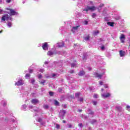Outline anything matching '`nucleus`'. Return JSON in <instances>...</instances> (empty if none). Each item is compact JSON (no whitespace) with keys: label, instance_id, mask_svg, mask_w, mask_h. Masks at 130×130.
<instances>
[{"label":"nucleus","instance_id":"f257e3e1","mask_svg":"<svg viewBox=\"0 0 130 130\" xmlns=\"http://www.w3.org/2000/svg\"><path fill=\"white\" fill-rule=\"evenodd\" d=\"M6 10H8L6 11V13L9 14L10 16H16V15H18V12L13 9L7 8Z\"/></svg>","mask_w":130,"mask_h":130},{"label":"nucleus","instance_id":"f03ea898","mask_svg":"<svg viewBox=\"0 0 130 130\" xmlns=\"http://www.w3.org/2000/svg\"><path fill=\"white\" fill-rule=\"evenodd\" d=\"M12 17H9V15L5 14L2 17L1 22H5L6 20L7 21H12Z\"/></svg>","mask_w":130,"mask_h":130},{"label":"nucleus","instance_id":"7ed1b4c3","mask_svg":"<svg viewBox=\"0 0 130 130\" xmlns=\"http://www.w3.org/2000/svg\"><path fill=\"white\" fill-rule=\"evenodd\" d=\"M96 10V7L94 6H87V8L83 9V11L88 12V11H95Z\"/></svg>","mask_w":130,"mask_h":130},{"label":"nucleus","instance_id":"20e7f679","mask_svg":"<svg viewBox=\"0 0 130 130\" xmlns=\"http://www.w3.org/2000/svg\"><path fill=\"white\" fill-rule=\"evenodd\" d=\"M15 85H16V86H22V85H24V81H23L22 79H20L18 82L15 83Z\"/></svg>","mask_w":130,"mask_h":130},{"label":"nucleus","instance_id":"39448f33","mask_svg":"<svg viewBox=\"0 0 130 130\" xmlns=\"http://www.w3.org/2000/svg\"><path fill=\"white\" fill-rule=\"evenodd\" d=\"M120 40L121 43H124V41H125V36L123 34H121L120 36Z\"/></svg>","mask_w":130,"mask_h":130},{"label":"nucleus","instance_id":"423d86ee","mask_svg":"<svg viewBox=\"0 0 130 130\" xmlns=\"http://www.w3.org/2000/svg\"><path fill=\"white\" fill-rule=\"evenodd\" d=\"M101 95L102 98H104V99H105V98H108V97H110V93H102Z\"/></svg>","mask_w":130,"mask_h":130},{"label":"nucleus","instance_id":"0eeeda50","mask_svg":"<svg viewBox=\"0 0 130 130\" xmlns=\"http://www.w3.org/2000/svg\"><path fill=\"white\" fill-rule=\"evenodd\" d=\"M30 102L32 103V104H34V105H36V104H38V103H39V101H38L37 99H35L30 101Z\"/></svg>","mask_w":130,"mask_h":130},{"label":"nucleus","instance_id":"6e6552de","mask_svg":"<svg viewBox=\"0 0 130 130\" xmlns=\"http://www.w3.org/2000/svg\"><path fill=\"white\" fill-rule=\"evenodd\" d=\"M42 48L44 50H47L48 49V44L47 43H44L43 44Z\"/></svg>","mask_w":130,"mask_h":130},{"label":"nucleus","instance_id":"1a4fd4ad","mask_svg":"<svg viewBox=\"0 0 130 130\" xmlns=\"http://www.w3.org/2000/svg\"><path fill=\"white\" fill-rule=\"evenodd\" d=\"M66 111L63 110H61L60 111L59 115H60V116H61L62 119L63 118V116H64V114H66Z\"/></svg>","mask_w":130,"mask_h":130},{"label":"nucleus","instance_id":"9d476101","mask_svg":"<svg viewBox=\"0 0 130 130\" xmlns=\"http://www.w3.org/2000/svg\"><path fill=\"white\" fill-rule=\"evenodd\" d=\"M119 55L121 57H123V56H125V52L124 51L120 50L119 51Z\"/></svg>","mask_w":130,"mask_h":130},{"label":"nucleus","instance_id":"9b49d317","mask_svg":"<svg viewBox=\"0 0 130 130\" xmlns=\"http://www.w3.org/2000/svg\"><path fill=\"white\" fill-rule=\"evenodd\" d=\"M79 27H80V26H77L73 27L72 29V31H73V32L76 33V31H77L78 30V29H79Z\"/></svg>","mask_w":130,"mask_h":130},{"label":"nucleus","instance_id":"f8f14e48","mask_svg":"<svg viewBox=\"0 0 130 130\" xmlns=\"http://www.w3.org/2000/svg\"><path fill=\"white\" fill-rule=\"evenodd\" d=\"M63 45H64V43L63 42L61 43H58L57 44V46L58 47H63Z\"/></svg>","mask_w":130,"mask_h":130},{"label":"nucleus","instance_id":"ddd939ff","mask_svg":"<svg viewBox=\"0 0 130 130\" xmlns=\"http://www.w3.org/2000/svg\"><path fill=\"white\" fill-rule=\"evenodd\" d=\"M94 75L95 76V77H96L97 78H99V79H101L102 77V75L101 74H99L97 73H94Z\"/></svg>","mask_w":130,"mask_h":130},{"label":"nucleus","instance_id":"4468645a","mask_svg":"<svg viewBox=\"0 0 130 130\" xmlns=\"http://www.w3.org/2000/svg\"><path fill=\"white\" fill-rule=\"evenodd\" d=\"M114 24V23L113 22H107V25H108L109 26H111V27H113Z\"/></svg>","mask_w":130,"mask_h":130},{"label":"nucleus","instance_id":"2eb2a0df","mask_svg":"<svg viewBox=\"0 0 130 130\" xmlns=\"http://www.w3.org/2000/svg\"><path fill=\"white\" fill-rule=\"evenodd\" d=\"M54 103L56 105V106H59V103L56 100L54 101Z\"/></svg>","mask_w":130,"mask_h":130},{"label":"nucleus","instance_id":"dca6fc26","mask_svg":"<svg viewBox=\"0 0 130 130\" xmlns=\"http://www.w3.org/2000/svg\"><path fill=\"white\" fill-rule=\"evenodd\" d=\"M26 107H27V106L26 105H23L21 107V109L22 110H26Z\"/></svg>","mask_w":130,"mask_h":130},{"label":"nucleus","instance_id":"f3484780","mask_svg":"<svg viewBox=\"0 0 130 130\" xmlns=\"http://www.w3.org/2000/svg\"><path fill=\"white\" fill-rule=\"evenodd\" d=\"M85 75V72L84 71H80L79 73V76H84Z\"/></svg>","mask_w":130,"mask_h":130},{"label":"nucleus","instance_id":"a211bd4d","mask_svg":"<svg viewBox=\"0 0 130 130\" xmlns=\"http://www.w3.org/2000/svg\"><path fill=\"white\" fill-rule=\"evenodd\" d=\"M47 54H48V55L51 56V55H53V52H52L51 51H49V52H48Z\"/></svg>","mask_w":130,"mask_h":130},{"label":"nucleus","instance_id":"6ab92c4d","mask_svg":"<svg viewBox=\"0 0 130 130\" xmlns=\"http://www.w3.org/2000/svg\"><path fill=\"white\" fill-rule=\"evenodd\" d=\"M43 107L44 109H48V105H44Z\"/></svg>","mask_w":130,"mask_h":130},{"label":"nucleus","instance_id":"aec40b11","mask_svg":"<svg viewBox=\"0 0 130 130\" xmlns=\"http://www.w3.org/2000/svg\"><path fill=\"white\" fill-rule=\"evenodd\" d=\"M77 64L75 63H72L71 64V67L73 68H77Z\"/></svg>","mask_w":130,"mask_h":130},{"label":"nucleus","instance_id":"412c9836","mask_svg":"<svg viewBox=\"0 0 130 130\" xmlns=\"http://www.w3.org/2000/svg\"><path fill=\"white\" fill-rule=\"evenodd\" d=\"M78 101H79L80 102H83V101H84V99H83V98H80L78 99Z\"/></svg>","mask_w":130,"mask_h":130},{"label":"nucleus","instance_id":"4be33fe9","mask_svg":"<svg viewBox=\"0 0 130 130\" xmlns=\"http://www.w3.org/2000/svg\"><path fill=\"white\" fill-rule=\"evenodd\" d=\"M116 110H120V109H121V107H119V106H117L115 108Z\"/></svg>","mask_w":130,"mask_h":130},{"label":"nucleus","instance_id":"5701e85b","mask_svg":"<svg viewBox=\"0 0 130 130\" xmlns=\"http://www.w3.org/2000/svg\"><path fill=\"white\" fill-rule=\"evenodd\" d=\"M99 33V31L96 30L95 31H93V35H97Z\"/></svg>","mask_w":130,"mask_h":130},{"label":"nucleus","instance_id":"b1692460","mask_svg":"<svg viewBox=\"0 0 130 130\" xmlns=\"http://www.w3.org/2000/svg\"><path fill=\"white\" fill-rule=\"evenodd\" d=\"M29 77H30V74H27L25 75V79H28Z\"/></svg>","mask_w":130,"mask_h":130},{"label":"nucleus","instance_id":"393cba45","mask_svg":"<svg viewBox=\"0 0 130 130\" xmlns=\"http://www.w3.org/2000/svg\"><path fill=\"white\" fill-rule=\"evenodd\" d=\"M7 26H8V27L9 28H11V27H12V23L11 22H9L8 24H7Z\"/></svg>","mask_w":130,"mask_h":130},{"label":"nucleus","instance_id":"a878e982","mask_svg":"<svg viewBox=\"0 0 130 130\" xmlns=\"http://www.w3.org/2000/svg\"><path fill=\"white\" fill-rule=\"evenodd\" d=\"M83 24L84 25H88V21L87 20H85L83 22Z\"/></svg>","mask_w":130,"mask_h":130},{"label":"nucleus","instance_id":"bb28decb","mask_svg":"<svg viewBox=\"0 0 130 130\" xmlns=\"http://www.w3.org/2000/svg\"><path fill=\"white\" fill-rule=\"evenodd\" d=\"M85 40H86V41H87V40H89V39H90V37L87 36L86 38H84Z\"/></svg>","mask_w":130,"mask_h":130},{"label":"nucleus","instance_id":"cd10ccee","mask_svg":"<svg viewBox=\"0 0 130 130\" xmlns=\"http://www.w3.org/2000/svg\"><path fill=\"white\" fill-rule=\"evenodd\" d=\"M40 84H41L42 85H43V84H44V83H45V80H43L42 81H40Z\"/></svg>","mask_w":130,"mask_h":130},{"label":"nucleus","instance_id":"c85d7f7f","mask_svg":"<svg viewBox=\"0 0 130 130\" xmlns=\"http://www.w3.org/2000/svg\"><path fill=\"white\" fill-rule=\"evenodd\" d=\"M30 81H31V83L32 84H34V83H35V80H34V79H30Z\"/></svg>","mask_w":130,"mask_h":130},{"label":"nucleus","instance_id":"c756f323","mask_svg":"<svg viewBox=\"0 0 130 130\" xmlns=\"http://www.w3.org/2000/svg\"><path fill=\"white\" fill-rule=\"evenodd\" d=\"M49 94L50 96H53L54 93H53V92L50 91L49 92Z\"/></svg>","mask_w":130,"mask_h":130},{"label":"nucleus","instance_id":"7c9ffc66","mask_svg":"<svg viewBox=\"0 0 130 130\" xmlns=\"http://www.w3.org/2000/svg\"><path fill=\"white\" fill-rule=\"evenodd\" d=\"M80 92H78V93H76L75 96L79 97V96H80Z\"/></svg>","mask_w":130,"mask_h":130},{"label":"nucleus","instance_id":"2f4dec72","mask_svg":"<svg viewBox=\"0 0 130 130\" xmlns=\"http://www.w3.org/2000/svg\"><path fill=\"white\" fill-rule=\"evenodd\" d=\"M104 5L102 4L100 5V7L98 8L99 9V12H100V9H101V7H103Z\"/></svg>","mask_w":130,"mask_h":130},{"label":"nucleus","instance_id":"473e14b6","mask_svg":"<svg viewBox=\"0 0 130 130\" xmlns=\"http://www.w3.org/2000/svg\"><path fill=\"white\" fill-rule=\"evenodd\" d=\"M93 97H94V98H98L99 95H98V94H94V95H93Z\"/></svg>","mask_w":130,"mask_h":130},{"label":"nucleus","instance_id":"72a5a7b5","mask_svg":"<svg viewBox=\"0 0 130 130\" xmlns=\"http://www.w3.org/2000/svg\"><path fill=\"white\" fill-rule=\"evenodd\" d=\"M92 104L93 105H97V102H96V101H92Z\"/></svg>","mask_w":130,"mask_h":130},{"label":"nucleus","instance_id":"f704fd0d","mask_svg":"<svg viewBox=\"0 0 130 130\" xmlns=\"http://www.w3.org/2000/svg\"><path fill=\"white\" fill-rule=\"evenodd\" d=\"M126 109H127V110L130 111V106H126Z\"/></svg>","mask_w":130,"mask_h":130},{"label":"nucleus","instance_id":"c9c22d12","mask_svg":"<svg viewBox=\"0 0 130 130\" xmlns=\"http://www.w3.org/2000/svg\"><path fill=\"white\" fill-rule=\"evenodd\" d=\"M92 18H95V17H96V14L93 13L92 15Z\"/></svg>","mask_w":130,"mask_h":130},{"label":"nucleus","instance_id":"e433bc0d","mask_svg":"<svg viewBox=\"0 0 130 130\" xmlns=\"http://www.w3.org/2000/svg\"><path fill=\"white\" fill-rule=\"evenodd\" d=\"M60 126L59 124H56V128H59Z\"/></svg>","mask_w":130,"mask_h":130},{"label":"nucleus","instance_id":"4c0bfd02","mask_svg":"<svg viewBox=\"0 0 130 130\" xmlns=\"http://www.w3.org/2000/svg\"><path fill=\"white\" fill-rule=\"evenodd\" d=\"M79 127H83V124L82 123L79 124Z\"/></svg>","mask_w":130,"mask_h":130},{"label":"nucleus","instance_id":"58836bf2","mask_svg":"<svg viewBox=\"0 0 130 130\" xmlns=\"http://www.w3.org/2000/svg\"><path fill=\"white\" fill-rule=\"evenodd\" d=\"M38 78H39V79H42V75H39L38 76Z\"/></svg>","mask_w":130,"mask_h":130},{"label":"nucleus","instance_id":"ea45409f","mask_svg":"<svg viewBox=\"0 0 130 130\" xmlns=\"http://www.w3.org/2000/svg\"><path fill=\"white\" fill-rule=\"evenodd\" d=\"M40 72H41V73H43V72H44V69H40Z\"/></svg>","mask_w":130,"mask_h":130},{"label":"nucleus","instance_id":"a19ab883","mask_svg":"<svg viewBox=\"0 0 130 130\" xmlns=\"http://www.w3.org/2000/svg\"><path fill=\"white\" fill-rule=\"evenodd\" d=\"M100 85H101V86H102V85H103V82H102V81H100Z\"/></svg>","mask_w":130,"mask_h":130},{"label":"nucleus","instance_id":"79ce46f5","mask_svg":"<svg viewBox=\"0 0 130 130\" xmlns=\"http://www.w3.org/2000/svg\"><path fill=\"white\" fill-rule=\"evenodd\" d=\"M42 121V119L40 118L38 120V121H39V122H41Z\"/></svg>","mask_w":130,"mask_h":130},{"label":"nucleus","instance_id":"37998d69","mask_svg":"<svg viewBox=\"0 0 130 130\" xmlns=\"http://www.w3.org/2000/svg\"><path fill=\"white\" fill-rule=\"evenodd\" d=\"M3 9H0V14H3Z\"/></svg>","mask_w":130,"mask_h":130},{"label":"nucleus","instance_id":"c03bdc74","mask_svg":"<svg viewBox=\"0 0 130 130\" xmlns=\"http://www.w3.org/2000/svg\"><path fill=\"white\" fill-rule=\"evenodd\" d=\"M29 73H32L33 70L29 69Z\"/></svg>","mask_w":130,"mask_h":130},{"label":"nucleus","instance_id":"a18cd8bd","mask_svg":"<svg viewBox=\"0 0 130 130\" xmlns=\"http://www.w3.org/2000/svg\"><path fill=\"white\" fill-rule=\"evenodd\" d=\"M104 46H102L101 47V49H102V50H104Z\"/></svg>","mask_w":130,"mask_h":130},{"label":"nucleus","instance_id":"49530a36","mask_svg":"<svg viewBox=\"0 0 130 130\" xmlns=\"http://www.w3.org/2000/svg\"><path fill=\"white\" fill-rule=\"evenodd\" d=\"M68 127H70V128L72 127V124H68Z\"/></svg>","mask_w":130,"mask_h":130},{"label":"nucleus","instance_id":"de8ad7c7","mask_svg":"<svg viewBox=\"0 0 130 130\" xmlns=\"http://www.w3.org/2000/svg\"><path fill=\"white\" fill-rule=\"evenodd\" d=\"M58 92H61V88H59V89H58Z\"/></svg>","mask_w":130,"mask_h":130},{"label":"nucleus","instance_id":"09e8293b","mask_svg":"<svg viewBox=\"0 0 130 130\" xmlns=\"http://www.w3.org/2000/svg\"><path fill=\"white\" fill-rule=\"evenodd\" d=\"M104 87L106 88H108V85H105L104 86Z\"/></svg>","mask_w":130,"mask_h":130},{"label":"nucleus","instance_id":"8fccbe9b","mask_svg":"<svg viewBox=\"0 0 130 130\" xmlns=\"http://www.w3.org/2000/svg\"><path fill=\"white\" fill-rule=\"evenodd\" d=\"M70 72L71 73V74H73V73H74V70H71Z\"/></svg>","mask_w":130,"mask_h":130},{"label":"nucleus","instance_id":"3c124183","mask_svg":"<svg viewBox=\"0 0 130 130\" xmlns=\"http://www.w3.org/2000/svg\"><path fill=\"white\" fill-rule=\"evenodd\" d=\"M7 3H10L11 2V0H6Z\"/></svg>","mask_w":130,"mask_h":130},{"label":"nucleus","instance_id":"603ef678","mask_svg":"<svg viewBox=\"0 0 130 130\" xmlns=\"http://www.w3.org/2000/svg\"><path fill=\"white\" fill-rule=\"evenodd\" d=\"M78 112H82V110H78Z\"/></svg>","mask_w":130,"mask_h":130},{"label":"nucleus","instance_id":"864d4df0","mask_svg":"<svg viewBox=\"0 0 130 130\" xmlns=\"http://www.w3.org/2000/svg\"><path fill=\"white\" fill-rule=\"evenodd\" d=\"M63 107H64V108H67V105H63Z\"/></svg>","mask_w":130,"mask_h":130},{"label":"nucleus","instance_id":"5fc2aeb1","mask_svg":"<svg viewBox=\"0 0 130 130\" xmlns=\"http://www.w3.org/2000/svg\"><path fill=\"white\" fill-rule=\"evenodd\" d=\"M29 108H30L31 109H32V108H33V106H29Z\"/></svg>","mask_w":130,"mask_h":130},{"label":"nucleus","instance_id":"6e6d98bb","mask_svg":"<svg viewBox=\"0 0 130 130\" xmlns=\"http://www.w3.org/2000/svg\"><path fill=\"white\" fill-rule=\"evenodd\" d=\"M45 64H48V62L46 61V62H45Z\"/></svg>","mask_w":130,"mask_h":130},{"label":"nucleus","instance_id":"4d7b16f0","mask_svg":"<svg viewBox=\"0 0 130 130\" xmlns=\"http://www.w3.org/2000/svg\"><path fill=\"white\" fill-rule=\"evenodd\" d=\"M32 112H35L37 111H36V110H32Z\"/></svg>","mask_w":130,"mask_h":130},{"label":"nucleus","instance_id":"13d9d810","mask_svg":"<svg viewBox=\"0 0 130 130\" xmlns=\"http://www.w3.org/2000/svg\"><path fill=\"white\" fill-rule=\"evenodd\" d=\"M71 98H75V96L73 95V96H71Z\"/></svg>","mask_w":130,"mask_h":130},{"label":"nucleus","instance_id":"bf43d9fd","mask_svg":"<svg viewBox=\"0 0 130 130\" xmlns=\"http://www.w3.org/2000/svg\"><path fill=\"white\" fill-rule=\"evenodd\" d=\"M63 123H66V121L63 120Z\"/></svg>","mask_w":130,"mask_h":130},{"label":"nucleus","instance_id":"052dcab7","mask_svg":"<svg viewBox=\"0 0 130 130\" xmlns=\"http://www.w3.org/2000/svg\"><path fill=\"white\" fill-rule=\"evenodd\" d=\"M0 33H3V30H2L1 31H0Z\"/></svg>","mask_w":130,"mask_h":130},{"label":"nucleus","instance_id":"680f3d73","mask_svg":"<svg viewBox=\"0 0 130 130\" xmlns=\"http://www.w3.org/2000/svg\"><path fill=\"white\" fill-rule=\"evenodd\" d=\"M104 89L103 88L101 89V91H104Z\"/></svg>","mask_w":130,"mask_h":130},{"label":"nucleus","instance_id":"e2e57ef3","mask_svg":"<svg viewBox=\"0 0 130 130\" xmlns=\"http://www.w3.org/2000/svg\"><path fill=\"white\" fill-rule=\"evenodd\" d=\"M53 77H55V74H53Z\"/></svg>","mask_w":130,"mask_h":130},{"label":"nucleus","instance_id":"0e129e2a","mask_svg":"<svg viewBox=\"0 0 130 130\" xmlns=\"http://www.w3.org/2000/svg\"><path fill=\"white\" fill-rule=\"evenodd\" d=\"M2 0H0V4L2 3Z\"/></svg>","mask_w":130,"mask_h":130},{"label":"nucleus","instance_id":"69168bd1","mask_svg":"<svg viewBox=\"0 0 130 130\" xmlns=\"http://www.w3.org/2000/svg\"><path fill=\"white\" fill-rule=\"evenodd\" d=\"M89 70L90 71V70H91V68H89Z\"/></svg>","mask_w":130,"mask_h":130},{"label":"nucleus","instance_id":"338daca9","mask_svg":"<svg viewBox=\"0 0 130 130\" xmlns=\"http://www.w3.org/2000/svg\"><path fill=\"white\" fill-rule=\"evenodd\" d=\"M93 121H96V120H93Z\"/></svg>","mask_w":130,"mask_h":130}]
</instances>
